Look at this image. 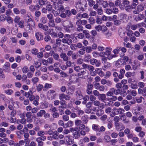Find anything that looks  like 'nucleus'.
Listing matches in <instances>:
<instances>
[{
  "mask_svg": "<svg viewBox=\"0 0 146 146\" xmlns=\"http://www.w3.org/2000/svg\"><path fill=\"white\" fill-rule=\"evenodd\" d=\"M84 2H86V0H79L76 3V7L78 10L79 11H84L85 9L83 7V3Z\"/></svg>",
  "mask_w": 146,
  "mask_h": 146,
  "instance_id": "4",
  "label": "nucleus"
},
{
  "mask_svg": "<svg viewBox=\"0 0 146 146\" xmlns=\"http://www.w3.org/2000/svg\"><path fill=\"white\" fill-rule=\"evenodd\" d=\"M98 98L99 100L104 102L106 99V95L104 94H100Z\"/></svg>",
  "mask_w": 146,
  "mask_h": 146,
  "instance_id": "16",
  "label": "nucleus"
},
{
  "mask_svg": "<svg viewBox=\"0 0 146 146\" xmlns=\"http://www.w3.org/2000/svg\"><path fill=\"white\" fill-rule=\"evenodd\" d=\"M33 94V92L32 91L30 90L28 92H25V93L23 94V95L26 96L27 98H29Z\"/></svg>",
  "mask_w": 146,
  "mask_h": 146,
  "instance_id": "26",
  "label": "nucleus"
},
{
  "mask_svg": "<svg viewBox=\"0 0 146 146\" xmlns=\"http://www.w3.org/2000/svg\"><path fill=\"white\" fill-rule=\"evenodd\" d=\"M103 111L100 109L98 110L96 112V114L98 116H100L102 115L103 113Z\"/></svg>",
  "mask_w": 146,
  "mask_h": 146,
  "instance_id": "47",
  "label": "nucleus"
},
{
  "mask_svg": "<svg viewBox=\"0 0 146 146\" xmlns=\"http://www.w3.org/2000/svg\"><path fill=\"white\" fill-rule=\"evenodd\" d=\"M120 50V47H117V48L115 49L113 51V52L114 54H113V55H115V56H114V58H115L117 56V54H118Z\"/></svg>",
  "mask_w": 146,
  "mask_h": 146,
  "instance_id": "20",
  "label": "nucleus"
},
{
  "mask_svg": "<svg viewBox=\"0 0 146 146\" xmlns=\"http://www.w3.org/2000/svg\"><path fill=\"white\" fill-rule=\"evenodd\" d=\"M95 88L98 90L100 92H103L105 89V87L103 85H101L99 83H96L94 84Z\"/></svg>",
  "mask_w": 146,
  "mask_h": 146,
  "instance_id": "6",
  "label": "nucleus"
},
{
  "mask_svg": "<svg viewBox=\"0 0 146 146\" xmlns=\"http://www.w3.org/2000/svg\"><path fill=\"white\" fill-rule=\"evenodd\" d=\"M51 39L50 36L49 35H46L44 38V40L46 42H49Z\"/></svg>",
  "mask_w": 146,
  "mask_h": 146,
  "instance_id": "53",
  "label": "nucleus"
},
{
  "mask_svg": "<svg viewBox=\"0 0 146 146\" xmlns=\"http://www.w3.org/2000/svg\"><path fill=\"white\" fill-rule=\"evenodd\" d=\"M48 25L50 27H54L55 26V24L54 23V21L52 20H49Z\"/></svg>",
  "mask_w": 146,
  "mask_h": 146,
  "instance_id": "28",
  "label": "nucleus"
},
{
  "mask_svg": "<svg viewBox=\"0 0 146 146\" xmlns=\"http://www.w3.org/2000/svg\"><path fill=\"white\" fill-rule=\"evenodd\" d=\"M88 2V5L90 7L93 6L95 4V2L93 0H87Z\"/></svg>",
  "mask_w": 146,
  "mask_h": 146,
  "instance_id": "42",
  "label": "nucleus"
},
{
  "mask_svg": "<svg viewBox=\"0 0 146 146\" xmlns=\"http://www.w3.org/2000/svg\"><path fill=\"white\" fill-rule=\"evenodd\" d=\"M45 134L44 131L42 130L39 131L37 133V135L38 136H43Z\"/></svg>",
  "mask_w": 146,
  "mask_h": 146,
  "instance_id": "54",
  "label": "nucleus"
},
{
  "mask_svg": "<svg viewBox=\"0 0 146 146\" xmlns=\"http://www.w3.org/2000/svg\"><path fill=\"white\" fill-rule=\"evenodd\" d=\"M14 13L16 15H19L20 14V10L17 8H14L13 9Z\"/></svg>",
  "mask_w": 146,
  "mask_h": 146,
  "instance_id": "62",
  "label": "nucleus"
},
{
  "mask_svg": "<svg viewBox=\"0 0 146 146\" xmlns=\"http://www.w3.org/2000/svg\"><path fill=\"white\" fill-rule=\"evenodd\" d=\"M66 127H71L73 125V122L71 121H68L66 124Z\"/></svg>",
  "mask_w": 146,
  "mask_h": 146,
  "instance_id": "34",
  "label": "nucleus"
},
{
  "mask_svg": "<svg viewBox=\"0 0 146 146\" xmlns=\"http://www.w3.org/2000/svg\"><path fill=\"white\" fill-rule=\"evenodd\" d=\"M47 17L49 20H52L54 18L53 15L51 13L48 14L47 15Z\"/></svg>",
  "mask_w": 146,
  "mask_h": 146,
  "instance_id": "64",
  "label": "nucleus"
},
{
  "mask_svg": "<svg viewBox=\"0 0 146 146\" xmlns=\"http://www.w3.org/2000/svg\"><path fill=\"white\" fill-rule=\"evenodd\" d=\"M38 26L39 28L42 29L45 31H47L48 29V26L46 25H44L42 23H39Z\"/></svg>",
  "mask_w": 146,
  "mask_h": 146,
  "instance_id": "14",
  "label": "nucleus"
},
{
  "mask_svg": "<svg viewBox=\"0 0 146 146\" xmlns=\"http://www.w3.org/2000/svg\"><path fill=\"white\" fill-rule=\"evenodd\" d=\"M133 7L131 6H127L125 7V9L127 11L130 12L133 9Z\"/></svg>",
  "mask_w": 146,
  "mask_h": 146,
  "instance_id": "59",
  "label": "nucleus"
},
{
  "mask_svg": "<svg viewBox=\"0 0 146 146\" xmlns=\"http://www.w3.org/2000/svg\"><path fill=\"white\" fill-rule=\"evenodd\" d=\"M20 13L21 14L24 16L26 15L27 12V11L25 9H22L20 10Z\"/></svg>",
  "mask_w": 146,
  "mask_h": 146,
  "instance_id": "40",
  "label": "nucleus"
},
{
  "mask_svg": "<svg viewBox=\"0 0 146 146\" xmlns=\"http://www.w3.org/2000/svg\"><path fill=\"white\" fill-rule=\"evenodd\" d=\"M88 22L90 24H93L95 23L94 19L92 17H90L88 19Z\"/></svg>",
  "mask_w": 146,
  "mask_h": 146,
  "instance_id": "35",
  "label": "nucleus"
},
{
  "mask_svg": "<svg viewBox=\"0 0 146 146\" xmlns=\"http://www.w3.org/2000/svg\"><path fill=\"white\" fill-rule=\"evenodd\" d=\"M36 38L38 40H42L43 39V36L41 35V33L40 32H37L35 35Z\"/></svg>",
  "mask_w": 146,
  "mask_h": 146,
  "instance_id": "18",
  "label": "nucleus"
},
{
  "mask_svg": "<svg viewBox=\"0 0 146 146\" xmlns=\"http://www.w3.org/2000/svg\"><path fill=\"white\" fill-rule=\"evenodd\" d=\"M47 60L48 64H52L54 62L53 58L51 57L48 58Z\"/></svg>",
  "mask_w": 146,
  "mask_h": 146,
  "instance_id": "60",
  "label": "nucleus"
},
{
  "mask_svg": "<svg viewBox=\"0 0 146 146\" xmlns=\"http://www.w3.org/2000/svg\"><path fill=\"white\" fill-rule=\"evenodd\" d=\"M40 21V22L43 24L46 23L47 22V19L46 18L44 17L41 18Z\"/></svg>",
  "mask_w": 146,
  "mask_h": 146,
  "instance_id": "49",
  "label": "nucleus"
},
{
  "mask_svg": "<svg viewBox=\"0 0 146 146\" xmlns=\"http://www.w3.org/2000/svg\"><path fill=\"white\" fill-rule=\"evenodd\" d=\"M57 131H54V133L52 135V138L55 139H57L58 138V135L57 134Z\"/></svg>",
  "mask_w": 146,
  "mask_h": 146,
  "instance_id": "41",
  "label": "nucleus"
},
{
  "mask_svg": "<svg viewBox=\"0 0 146 146\" xmlns=\"http://www.w3.org/2000/svg\"><path fill=\"white\" fill-rule=\"evenodd\" d=\"M83 68L87 69L90 71H92L94 70V68L93 66L91 65H89L85 63H83L82 65Z\"/></svg>",
  "mask_w": 146,
  "mask_h": 146,
  "instance_id": "12",
  "label": "nucleus"
},
{
  "mask_svg": "<svg viewBox=\"0 0 146 146\" xmlns=\"http://www.w3.org/2000/svg\"><path fill=\"white\" fill-rule=\"evenodd\" d=\"M6 20L9 24L12 23H13V20L11 17L9 16H7Z\"/></svg>",
  "mask_w": 146,
  "mask_h": 146,
  "instance_id": "44",
  "label": "nucleus"
},
{
  "mask_svg": "<svg viewBox=\"0 0 146 146\" xmlns=\"http://www.w3.org/2000/svg\"><path fill=\"white\" fill-rule=\"evenodd\" d=\"M31 52L33 54L36 55L37 54L38 52V50L37 49L34 48L31 50Z\"/></svg>",
  "mask_w": 146,
  "mask_h": 146,
  "instance_id": "56",
  "label": "nucleus"
},
{
  "mask_svg": "<svg viewBox=\"0 0 146 146\" xmlns=\"http://www.w3.org/2000/svg\"><path fill=\"white\" fill-rule=\"evenodd\" d=\"M29 100L30 101H32L35 99L37 100H39L40 99L39 97L38 96L36 95L35 96L33 95V94L31 95L29 98Z\"/></svg>",
  "mask_w": 146,
  "mask_h": 146,
  "instance_id": "24",
  "label": "nucleus"
},
{
  "mask_svg": "<svg viewBox=\"0 0 146 146\" xmlns=\"http://www.w3.org/2000/svg\"><path fill=\"white\" fill-rule=\"evenodd\" d=\"M60 56V57L64 61H67L69 60L68 56L65 53L62 52L61 53Z\"/></svg>",
  "mask_w": 146,
  "mask_h": 146,
  "instance_id": "15",
  "label": "nucleus"
},
{
  "mask_svg": "<svg viewBox=\"0 0 146 146\" xmlns=\"http://www.w3.org/2000/svg\"><path fill=\"white\" fill-rule=\"evenodd\" d=\"M82 121L81 120L79 119H77L75 121V124L76 126H79L81 124Z\"/></svg>",
  "mask_w": 146,
  "mask_h": 146,
  "instance_id": "63",
  "label": "nucleus"
},
{
  "mask_svg": "<svg viewBox=\"0 0 146 146\" xmlns=\"http://www.w3.org/2000/svg\"><path fill=\"white\" fill-rule=\"evenodd\" d=\"M40 8V6L38 5H31L29 7V9L31 12H33L36 10H38Z\"/></svg>",
  "mask_w": 146,
  "mask_h": 146,
  "instance_id": "11",
  "label": "nucleus"
},
{
  "mask_svg": "<svg viewBox=\"0 0 146 146\" xmlns=\"http://www.w3.org/2000/svg\"><path fill=\"white\" fill-rule=\"evenodd\" d=\"M86 92L88 94H91L92 92V89L93 88V85L92 84H86Z\"/></svg>",
  "mask_w": 146,
  "mask_h": 146,
  "instance_id": "7",
  "label": "nucleus"
},
{
  "mask_svg": "<svg viewBox=\"0 0 146 146\" xmlns=\"http://www.w3.org/2000/svg\"><path fill=\"white\" fill-rule=\"evenodd\" d=\"M36 89L38 92L41 91L43 88V86L42 84H39L36 86Z\"/></svg>",
  "mask_w": 146,
  "mask_h": 146,
  "instance_id": "33",
  "label": "nucleus"
},
{
  "mask_svg": "<svg viewBox=\"0 0 146 146\" xmlns=\"http://www.w3.org/2000/svg\"><path fill=\"white\" fill-rule=\"evenodd\" d=\"M19 16H16L14 19L15 23L18 25L19 27L21 28H23L24 27V22L22 20Z\"/></svg>",
  "mask_w": 146,
  "mask_h": 146,
  "instance_id": "2",
  "label": "nucleus"
},
{
  "mask_svg": "<svg viewBox=\"0 0 146 146\" xmlns=\"http://www.w3.org/2000/svg\"><path fill=\"white\" fill-rule=\"evenodd\" d=\"M119 117L121 120L125 124H127L129 122V120L127 119L126 116L124 114L120 115Z\"/></svg>",
  "mask_w": 146,
  "mask_h": 146,
  "instance_id": "13",
  "label": "nucleus"
},
{
  "mask_svg": "<svg viewBox=\"0 0 146 146\" xmlns=\"http://www.w3.org/2000/svg\"><path fill=\"white\" fill-rule=\"evenodd\" d=\"M114 94L115 95H117L121 93V90L117 88L116 89H115L114 88H112Z\"/></svg>",
  "mask_w": 146,
  "mask_h": 146,
  "instance_id": "32",
  "label": "nucleus"
},
{
  "mask_svg": "<svg viewBox=\"0 0 146 146\" xmlns=\"http://www.w3.org/2000/svg\"><path fill=\"white\" fill-rule=\"evenodd\" d=\"M105 53L106 55L107 56V58L109 60H110L114 58L115 56L113 54L111 53V51L112 50L111 48L108 47H106V49Z\"/></svg>",
  "mask_w": 146,
  "mask_h": 146,
  "instance_id": "3",
  "label": "nucleus"
},
{
  "mask_svg": "<svg viewBox=\"0 0 146 146\" xmlns=\"http://www.w3.org/2000/svg\"><path fill=\"white\" fill-rule=\"evenodd\" d=\"M39 80V79L37 77H34L32 78L31 81L33 84H35L38 82Z\"/></svg>",
  "mask_w": 146,
  "mask_h": 146,
  "instance_id": "39",
  "label": "nucleus"
},
{
  "mask_svg": "<svg viewBox=\"0 0 146 146\" xmlns=\"http://www.w3.org/2000/svg\"><path fill=\"white\" fill-rule=\"evenodd\" d=\"M92 129L96 131L99 132V128L98 125L93 124L92 125Z\"/></svg>",
  "mask_w": 146,
  "mask_h": 146,
  "instance_id": "29",
  "label": "nucleus"
},
{
  "mask_svg": "<svg viewBox=\"0 0 146 146\" xmlns=\"http://www.w3.org/2000/svg\"><path fill=\"white\" fill-rule=\"evenodd\" d=\"M81 119L83 123L86 124L88 121V117L87 116L84 115L82 116L81 118Z\"/></svg>",
  "mask_w": 146,
  "mask_h": 146,
  "instance_id": "27",
  "label": "nucleus"
},
{
  "mask_svg": "<svg viewBox=\"0 0 146 146\" xmlns=\"http://www.w3.org/2000/svg\"><path fill=\"white\" fill-rule=\"evenodd\" d=\"M112 89V88H111L110 89V91L106 93V95L107 96H111L113 95L114 92Z\"/></svg>",
  "mask_w": 146,
  "mask_h": 146,
  "instance_id": "30",
  "label": "nucleus"
},
{
  "mask_svg": "<svg viewBox=\"0 0 146 146\" xmlns=\"http://www.w3.org/2000/svg\"><path fill=\"white\" fill-rule=\"evenodd\" d=\"M36 141L38 143V145L40 146H43L44 143L42 141V138L41 137H38L36 138Z\"/></svg>",
  "mask_w": 146,
  "mask_h": 146,
  "instance_id": "23",
  "label": "nucleus"
},
{
  "mask_svg": "<svg viewBox=\"0 0 146 146\" xmlns=\"http://www.w3.org/2000/svg\"><path fill=\"white\" fill-rule=\"evenodd\" d=\"M28 23L30 25V26H31L32 28H35V22L32 20V21Z\"/></svg>",
  "mask_w": 146,
  "mask_h": 146,
  "instance_id": "45",
  "label": "nucleus"
},
{
  "mask_svg": "<svg viewBox=\"0 0 146 146\" xmlns=\"http://www.w3.org/2000/svg\"><path fill=\"white\" fill-rule=\"evenodd\" d=\"M50 111L52 112H55L57 111L56 108L55 107L52 106L51 107L49 110Z\"/></svg>",
  "mask_w": 146,
  "mask_h": 146,
  "instance_id": "61",
  "label": "nucleus"
},
{
  "mask_svg": "<svg viewBox=\"0 0 146 146\" xmlns=\"http://www.w3.org/2000/svg\"><path fill=\"white\" fill-rule=\"evenodd\" d=\"M97 90H94L92 91L93 95L96 97H98L100 94V93Z\"/></svg>",
  "mask_w": 146,
  "mask_h": 146,
  "instance_id": "36",
  "label": "nucleus"
},
{
  "mask_svg": "<svg viewBox=\"0 0 146 146\" xmlns=\"http://www.w3.org/2000/svg\"><path fill=\"white\" fill-rule=\"evenodd\" d=\"M46 113V111L43 110H40L39 112L36 113V115L38 117H41Z\"/></svg>",
  "mask_w": 146,
  "mask_h": 146,
  "instance_id": "21",
  "label": "nucleus"
},
{
  "mask_svg": "<svg viewBox=\"0 0 146 146\" xmlns=\"http://www.w3.org/2000/svg\"><path fill=\"white\" fill-rule=\"evenodd\" d=\"M74 70L76 72H80V70H82V68H80V66H76L74 67Z\"/></svg>",
  "mask_w": 146,
  "mask_h": 146,
  "instance_id": "57",
  "label": "nucleus"
},
{
  "mask_svg": "<svg viewBox=\"0 0 146 146\" xmlns=\"http://www.w3.org/2000/svg\"><path fill=\"white\" fill-rule=\"evenodd\" d=\"M62 42V39L61 40L60 38H57L56 39V44L57 45H60Z\"/></svg>",
  "mask_w": 146,
  "mask_h": 146,
  "instance_id": "55",
  "label": "nucleus"
},
{
  "mask_svg": "<svg viewBox=\"0 0 146 146\" xmlns=\"http://www.w3.org/2000/svg\"><path fill=\"white\" fill-rule=\"evenodd\" d=\"M84 49H86V52L88 53H90L92 51V48L90 46H88L84 47Z\"/></svg>",
  "mask_w": 146,
  "mask_h": 146,
  "instance_id": "50",
  "label": "nucleus"
},
{
  "mask_svg": "<svg viewBox=\"0 0 146 146\" xmlns=\"http://www.w3.org/2000/svg\"><path fill=\"white\" fill-rule=\"evenodd\" d=\"M89 98L90 99V101L92 102H93L96 100V97L94 95H90L89 97Z\"/></svg>",
  "mask_w": 146,
  "mask_h": 146,
  "instance_id": "38",
  "label": "nucleus"
},
{
  "mask_svg": "<svg viewBox=\"0 0 146 146\" xmlns=\"http://www.w3.org/2000/svg\"><path fill=\"white\" fill-rule=\"evenodd\" d=\"M55 93V91L53 90H50L48 92L47 94V97L48 99L49 100H52L54 99L56 95V94Z\"/></svg>",
  "mask_w": 146,
  "mask_h": 146,
  "instance_id": "5",
  "label": "nucleus"
},
{
  "mask_svg": "<svg viewBox=\"0 0 146 146\" xmlns=\"http://www.w3.org/2000/svg\"><path fill=\"white\" fill-rule=\"evenodd\" d=\"M144 17L143 14H140L134 16V19L135 21L138 22L143 20Z\"/></svg>",
  "mask_w": 146,
  "mask_h": 146,
  "instance_id": "10",
  "label": "nucleus"
},
{
  "mask_svg": "<svg viewBox=\"0 0 146 146\" xmlns=\"http://www.w3.org/2000/svg\"><path fill=\"white\" fill-rule=\"evenodd\" d=\"M79 127H76L74 128V127H71L70 128L69 131L70 132V131L71 132H72L73 131H77L78 130Z\"/></svg>",
  "mask_w": 146,
  "mask_h": 146,
  "instance_id": "52",
  "label": "nucleus"
},
{
  "mask_svg": "<svg viewBox=\"0 0 146 146\" xmlns=\"http://www.w3.org/2000/svg\"><path fill=\"white\" fill-rule=\"evenodd\" d=\"M90 62L92 65H95L96 67L99 66L101 64L100 61L94 58L91 59L90 60Z\"/></svg>",
  "mask_w": 146,
  "mask_h": 146,
  "instance_id": "9",
  "label": "nucleus"
},
{
  "mask_svg": "<svg viewBox=\"0 0 146 146\" xmlns=\"http://www.w3.org/2000/svg\"><path fill=\"white\" fill-rule=\"evenodd\" d=\"M96 21L97 23L100 24L102 23V19L100 18L99 16H97L96 19Z\"/></svg>",
  "mask_w": 146,
  "mask_h": 146,
  "instance_id": "43",
  "label": "nucleus"
},
{
  "mask_svg": "<svg viewBox=\"0 0 146 146\" xmlns=\"http://www.w3.org/2000/svg\"><path fill=\"white\" fill-rule=\"evenodd\" d=\"M102 5L104 8H106L108 7V4L107 1H104L102 2Z\"/></svg>",
  "mask_w": 146,
  "mask_h": 146,
  "instance_id": "48",
  "label": "nucleus"
},
{
  "mask_svg": "<svg viewBox=\"0 0 146 146\" xmlns=\"http://www.w3.org/2000/svg\"><path fill=\"white\" fill-rule=\"evenodd\" d=\"M76 110V112L78 114L79 116H80L81 115H82L84 113V111L80 110V109L77 108V109H75Z\"/></svg>",
  "mask_w": 146,
  "mask_h": 146,
  "instance_id": "31",
  "label": "nucleus"
},
{
  "mask_svg": "<svg viewBox=\"0 0 146 146\" xmlns=\"http://www.w3.org/2000/svg\"><path fill=\"white\" fill-rule=\"evenodd\" d=\"M72 38L70 35L66 34L64 35V37L62 39V42L68 45H71L72 42Z\"/></svg>",
  "mask_w": 146,
  "mask_h": 146,
  "instance_id": "1",
  "label": "nucleus"
},
{
  "mask_svg": "<svg viewBox=\"0 0 146 146\" xmlns=\"http://www.w3.org/2000/svg\"><path fill=\"white\" fill-rule=\"evenodd\" d=\"M80 129L78 128V130L77 131H75L73 133V135L74 138L76 139H78L80 136V135L79 131Z\"/></svg>",
  "mask_w": 146,
  "mask_h": 146,
  "instance_id": "17",
  "label": "nucleus"
},
{
  "mask_svg": "<svg viewBox=\"0 0 146 146\" xmlns=\"http://www.w3.org/2000/svg\"><path fill=\"white\" fill-rule=\"evenodd\" d=\"M24 19L26 22L28 23L31 21L33 20L31 16L28 15L24 16Z\"/></svg>",
  "mask_w": 146,
  "mask_h": 146,
  "instance_id": "22",
  "label": "nucleus"
},
{
  "mask_svg": "<svg viewBox=\"0 0 146 146\" xmlns=\"http://www.w3.org/2000/svg\"><path fill=\"white\" fill-rule=\"evenodd\" d=\"M76 62L78 64H83V60L82 58H79L77 59Z\"/></svg>",
  "mask_w": 146,
  "mask_h": 146,
  "instance_id": "46",
  "label": "nucleus"
},
{
  "mask_svg": "<svg viewBox=\"0 0 146 146\" xmlns=\"http://www.w3.org/2000/svg\"><path fill=\"white\" fill-rule=\"evenodd\" d=\"M121 23V21L119 20H117L114 21V24L116 26H119L120 25Z\"/></svg>",
  "mask_w": 146,
  "mask_h": 146,
  "instance_id": "51",
  "label": "nucleus"
},
{
  "mask_svg": "<svg viewBox=\"0 0 146 146\" xmlns=\"http://www.w3.org/2000/svg\"><path fill=\"white\" fill-rule=\"evenodd\" d=\"M127 28L128 29L127 31V34L128 36H132V35L134 34L133 32L131 30L129 29L130 26L128 25L127 27Z\"/></svg>",
  "mask_w": 146,
  "mask_h": 146,
  "instance_id": "25",
  "label": "nucleus"
},
{
  "mask_svg": "<svg viewBox=\"0 0 146 146\" xmlns=\"http://www.w3.org/2000/svg\"><path fill=\"white\" fill-rule=\"evenodd\" d=\"M115 129L117 131H120L125 129L124 125L122 124H120L119 123H115Z\"/></svg>",
  "mask_w": 146,
  "mask_h": 146,
  "instance_id": "8",
  "label": "nucleus"
},
{
  "mask_svg": "<svg viewBox=\"0 0 146 146\" xmlns=\"http://www.w3.org/2000/svg\"><path fill=\"white\" fill-rule=\"evenodd\" d=\"M95 71L101 77H103L105 75L104 72L102 71L101 68H97L95 69Z\"/></svg>",
  "mask_w": 146,
  "mask_h": 146,
  "instance_id": "19",
  "label": "nucleus"
},
{
  "mask_svg": "<svg viewBox=\"0 0 146 146\" xmlns=\"http://www.w3.org/2000/svg\"><path fill=\"white\" fill-rule=\"evenodd\" d=\"M38 2L40 5H42L46 4L48 2L47 0H38Z\"/></svg>",
  "mask_w": 146,
  "mask_h": 146,
  "instance_id": "37",
  "label": "nucleus"
},
{
  "mask_svg": "<svg viewBox=\"0 0 146 146\" xmlns=\"http://www.w3.org/2000/svg\"><path fill=\"white\" fill-rule=\"evenodd\" d=\"M93 103L95 106H99L100 105V102L97 100H95L93 101Z\"/></svg>",
  "mask_w": 146,
  "mask_h": 146,
  "instance_id": "58",
  "label": "nucleus"
}]
</instances>
